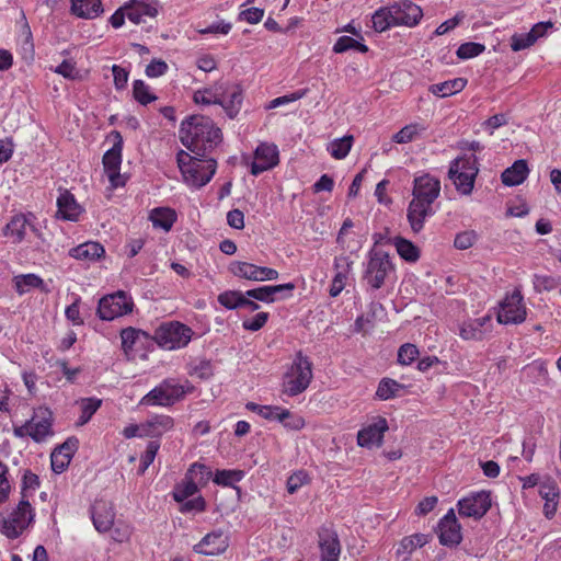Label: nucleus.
<instances>
[{
    "label": "nucleus",
    "instance_id": "nucleus-1",
    "mask_svg": "<svg viewBox=\"0 0 561 561\" xmlns=\"http://www.w3.org/2000/svg\"><path fill=\"white\" fill-rule=\"evenodd\" d=\"M440 191V180L437 176L427 172L414 176L412 198L407 208V219L414 233H419L425 221L437 211L436 202Z\"/></svg>",
    "mask_w": 561,
    "mask_h": 561
},
{
    "label": "nucleus",
    "instance_id": "nucleus-2",
    "mask_svg": "<svg viewBox=\"0 0 561 561\" xmlns=\"http://www.w3.org/2000/svg\"><path fill=\"white\" fill-rule=\"evenodd\" d=\"M179 133L183 146L197 156H203L221 141L220 129L203 115H193L183 121Z\"/></svg>",
    "mask_w": 561,
    "mask_h": 561
},
{
    "label": "nucleus",
    "instance_id": "nucleus-3",
    "mask_svg": "<svg viewBox=\"0 0 561 561\" xmlns=\"http://www.w3.org/2000/svg\"><path fill=\"white\" fill-rule=\"evenodd\" d=\"M193 101L197 105H220L229 117H234L242 103V92L237 85L226 82L215 83L210 87L198 89L193 94Z\"/></svg>",
    "mask_w": 561,
    "mask_h": 561
},
{
    "label": "nucleus",
    "instance_id": "nucleus-4",
    "mask_svg": "<svg viewBox=\"0 0 561 561\" xmlns=\"http://www.w3.org/2000/svg\"><path fill=\"white\" fill-rule=\"evenodd\" d=\"M313 378V365L308 356L298 352L291 362L285 366L280 379V392L296 397L305 392Z\"/></svg>",
    "mask_w": 561,
    "mask_h": 561
},
{
    "label": "nucleus",
    "instance_id": "nucleus-5",
    "mask_svg": "<svg viewBox=\"0 0 561 561\" xmlns=\"http://www.w3.org/2000/svg\"><path fill=\"white\" fill-rule=\"evenodd\" d=\"M176 162L183 178V182L190 188H201L208 184L217 170L214 159H199L184 150L176 154Z\"/></svg>",
    "mask_w": 561,
    "mask_h": 561
},
{
    "label": "nucleus",
    "instance_id": "nucleus-6",
    "mask_svg": "<svg viewBox=\"0 0 561 561\" xmlns=\"http://www.w3.org/2000/svg\"><path fill=\"white\" fill-rule=\"evenodd\" d=\"M35 483V474L26 471L23 477L22 499L18 507L3 520L1 533L8 538H16L30 525L33 519L32 504L28 500Z\"/></svg>",
    "mask_w": 561,
    "mask_h": 561
},
{
    "label": "nucleus",
    "instance_id": "nucleus-7",
    "mask_svg": "<svg viewBox=\"0 0 561 561\" xmlns=\"http://www.w3.org/2000/svg\"><path fill=\"white\" fill-rule=\"evenodd\" d=\"M193 390L187 379L165 378L140 399L139 405L169 408Z\"/></svg>",
    "mask_w": 561,
    "mask_h": 561
},
{
    "label": "nucleus",
    "instance_id": "nucleus-8",
    "mask_svg": "<svg viewBox=\"0 0 561 561\" xmlns=\"http://www.w3.org/2000/svg\"><path fill=\"white\" fill-rule=\"evenodd\" d=\"M478 160L474 156L455 159L449 167L448 176L461 195H470L478 175Z\"/></svg>",
    "mask_w": 561,
    "mask_h": 561
},
{
    "label": "nucleus",
    "instance_id": "nucleus-9",
    "mask_svg": "<svg viewBox=\"0 0 561 561\" xmlns=\"http://www.w3.org/2000/svg\"><path fill=\"white\" fill-rule=\"evenodd\" d=\"M393 270L388 253L381 249L373 248L369 250L364 265V279L373 289H379Z\"/></svg>",
    "mask_w": 561,
    "mask_h": 561
},
{
    "label": "nucleus",
    "instance_id": "nucleus-10",
    "mask_svg": "<svg viewBox=\"0 0 561 561\" xmlns=\"http://www.w3.org/2000/svg\"><path fill=\"white\" fill-rule=\"evenodd\" d=\"M213 476L209 467L194 462L188 468L183 480L175 484L172 491V497L175 502H183L194 496L201 486L208 483Z\"/></svg>",
    "mask_w": 561,
    "mask_h": 561
},
{
    "label": "nucleus",
    "instance_id": "nucleus-11",
    "mask_svg": "<svg viewBox=\"0 0 561 561\" xmlns=\"http://www.w3.org/2000/svg\"><path fill=\"white\" fill-rule=\"evenodd\" d=\"M193 330L179 321L162 323L154 331V342L163 350L174 351L185 347L192 340Z\"/></svg>",
    "mask_w": 561,
    "mask_h": 561
},
{
    "label": "nucleus",
    "instance_id": "nucleus-12",
    "mask_svg": "<svg viewBox=\"0 0 561 561\" xmlns=\"http://www.w3.org/2000/svg\"><path fill=\"white\" fill-rule=\"evenodd\" d=\"M527 309L518 288L507 294L500 302L497 321L502 324H519L526 320Z\"/></svg>",
    "mask_w": 561,
    "mask_h": 561
},
{
    "label": "nucleus",
    "instance_id": "nucleus-13",
    "mask_svg": "<svg viewBox=\"0 0 561 561\" xmlns=\"http://www.w3.org/2000/svg\"><path fill=\"white\" fill-rule=\"evenodd\" d=\"M134 302L124 291H117L100 299L98 314L102 320L112 321L133 311Z\"/></svg>",
    "mask_w": 561,
    "mask_h": 561
},
{
    "label": "nucleus",
    "instance_id": "nucleus-14",
    "mask_svg": "<svg viewBox=\"0 0 561 561\" xmlns=\"http://www.w3.org/2000/svg\"><path fill=\"white\" fill-rule=\"evenodd\" d=\"M491 504V493L482 490L471 492L459 499L457 502V508L461 517L480 519L490 510Z\"/></svg>",
    "mask_w": 561,
    "mask_h": 561
},
{
    "label": "nucleus",
    "instance_id": "nucleus-15",
    "mask_svg": "<svg viewBox=\"0 0 561 561\" xmlns=\"http://www.w3.org/2000/svg\"><path fill=\"white\" fill-rule=\"evenodd\" d=\"M279 163V150L274 142L262 141L253 152L250 173L254 176L274 169Z\"/></svg>",
    "mask_w": 561,
    "mask_h": 561
},
{
    "label": "nucleus",
    "instance_id": "nucleus-16",
    "mask_svg": "<svg viewBox=\"0 0 561 561\" xmlns=\"http://www.w3.org/2000/svg\"><path fill=\"white\" fill-rule=\"evenodd\" d=\"M122 348L127 357H135L153 345L154 339L147 332L133 327L121 331Z\"/></svg>",
    "mask_w": 561,
    "mask_h": 561
},
{
    "label": "nucleus",
    "instance_id": "nucleus-17",
    "mask_svg": "<svg viewBox=\"0 0 561 561\" xmlns=\"http://www.w3.org/2000/svg\"><path fill=\"white\" fill-rule=\"evenodd\" d=\"M229 271L239 278L253 282L275 280L279 276L278 272L274 268L240 261L232 262Z\"/></svg>",
    "mask_w": 561,
    "mask_h": 561
},
{
    "label": "nucleus",
    "instance_id": "nucleus-18",
    "mask_svg": "<svg viewBox=\"0 0 561 561\" xmlns=\"http://www.w3.org/2000/svg\"><path fill=\"white\" fill-rule=\"evenodd\" d=\"M437 536L443 546L456 547L461 542V525L456 517L454 508H449L439 519L437 525Z\"/></svg>",
    "mask_w": 561,
    "mask_h": 561
},
{
    "label": "nucleus",
    "instance_id": "nucleus-19",
    "mask_svg": "<svg viewBox=\"0 0 561 561\" xmlns=\"http://www.w3.org/2000/svg\"><path fill=\"white\" fill-rule=\"evenodd\" d=\"M388 422L382 416H377L371 423L364 426L357 433V444L364 448H373L381 446L383 435L388 431Z\"/></svg>",
    "mask_w": 561,
    "mask_h": 561
},
{
    "label": "nucleus",
    "instance_id": "nucleus-20",
    "mask_svg": "<svg viewBox=\"0 0 561 561\" xmlns=\"http://www.w3.org/2000/svg\"><path fill=\"white\" fill-rule=\"evenodd\" d=\"M229 542V535L221 529H216L205 535L202 540L193 547V550L204 556H219L228 549Z\"/></svg>",
    "mask_w": 561,
    "mask_h": 561
},
{
    "label": "nucleus",
    "instance_id": "nucleus-21",
    "mask_svg": "<svg viewBox=\"0 0 561 561\" xmlns=\"http://www.w3.org/2000/svg\"><path fill=\"white\" fill-rule=\"evenodd\" d=\"M115 507L113 503L98 500L91 507V519L95 530L100 534L108 533L115 523Z\"/></svg>",
    "mask_w": 561,
    "mask_h": 561
},
{
    "label": "nucleus",
    "instance_id": "nucleus-22",
    "mask_svg": "<svg viewBox=\"0 0 561 561\" xmlns=\"http://www.w3.org/2000/svg\"><path fill=\"white\" fill-rule=\"evenodd\" d=\"M294 289V283L268 285L247 290V296L265 304H272L278 299L291 297Z\"/></svg>",
    "mask_w": 561,
    "mask_h": 561
},
{
    "label": "nucleus",
    "instance_id": "nucleus-23",
    "mask_svg": "<svg viewBox=\"0 0 561 561\" xmlns=\"http://www.w3.org/2000/svg\"><path fill=\"white\" fill-rule=\"evenodd\" d=\"M124 10H127V19L130 22L140 24L145 21V18H156L158 15V1L129 0L124 4Z\"/></svg>",
    "mask_w": 561,
    "mask_h": 561
},
{
    "label": "nucleus",
    "instance_id": "nucleus-24",
    "mask_svg": "<svg viewBox=\"0 0 561 561\" xmlns=\"http://www.w3.org/2000/svg\"><path fill=\"white\" fill-rule=\"evenodd\" d=\"M78 445L79 440L75 437H71L51 453L50 463L54 472L61 473L68 468L75 453L78 449Z\"/></svg>",
    "mask_w": 561,
    "mask_h": 561
},
{
    "label": "nucleus",
    "instance_id": "nucleus-25",
    "mask_svg": "<svg viewBox=\"0 0 561 561\" xmlns=\"http://www.w3.org/2000/svg\"><path fill=\"white\" fill-rule=\"evenodd\" d=\"M352 265L353 261L347 255H340L334 259L335 275L330 287L331 297H337L345 288Z\"/></svg>",
    "mask_w": 561,
    "mask_h": 561
},
{
    "label": "nucleus",
    "instance_id": "nucleus-26",
    "mask_svg": "<svg viewBox=\"0 0 561 561\" xmlns=\"http://www.w3.org/2000/svg\"><path fill=\"white\" fill-rule=\"evenodd\" d=\"M393 9L397 11V13H394V18L398 25H404L409 27L415 26L419 24L423 16L422 9L409 0L393 3Z\"/></svg>",
    "mask_w": 561,
    "mask_h": 561
},
{
    "label": "nucleus",
    "instance_id": "nucleus-27",
    "mask_svg": "<svg viewBox=\"0 0 561 561\" xmlns=\"http://www.w3.org/2000/svg\"><path fill=\"white\" fill-rule=\"evenodd\" d=\"M57 216L68 221H78L83 213V207L68 191L60 192L57 198Z\"/></svg>",
    "mask_w": 561,
    "mask_h": 561
},
{
    "label": "nucleus",
    "instance_id": "nucleus-28",
    "mask_svg": "<svg viewBox=\"0 0 561 561\" xmlns=\"http://www.w3.org/2000/svg\"><path fill=\"white\" fill-rule=\"evenodd\" d=\"M319 548L321 561H337L341 553V545L337 535L329 529L319 533Z\"/></svg>",
    "mask_w": 561,
    "mask_h": 561
},
{
    "label": "nucleus",
    "instance_id": "nucleus-29",
    "mask_svg": "<svg viewBox=\"0 0 561 561\" xmlns=\"http://www.w3.org/2000/svg\"><path fill=\"white\" fill-rule=\"evenodd\" d=\"M491 322L489 316L469 319L459 324V336L463 340H481Z\"/></svg>",
    "mask_w": 561,
    "mask_h": 561
},
{
    "label": "nucleus",
    "instance_id": "nucleus-30",
    "mask_svg": "<svg viewBox=\"0 0 561 561\" xmlns=\"http://www.w3.org/2000/svg\"><path fill=\"white\" fill-rule=\"evenodd\" d=\"M529 172L527 161L519 159L502 172L501 180L505 186H517L525 182Z\"/></svg>",
    "mask_w": 561,
    "mask_h": 561
},
{
    "label": "nucleus",
    "instance_id": "nucleus-31",
    "mask_svg": "<svg viewBox=\"0 0 561 561\" xmlns=\"http://www.w3.org/2000/svg\"><path fill=\"white\" fill-rule=\"evenodd\" d=\"M144 425L146 437H159L173 428L174 420L170 415L154 414L148 417Z\"/></svg>",
    "mask_w": 561,
    "mask_h": 561
},
{
    "label": "nucleus",
    "instance_id": "nucleus-32",
    "mask_svg": "<svg viewBox=\"0 0 561 561\" xmlns=\"http://www.w3.org/2000/svg\"><path fill=\"white\" fill-rule=\"evenodd\" d=\"M104 247L94 241L81 243L69 251V255L76 260L83 262H94L104 256Z\"/></svg>",
    "mask_w": 561,
    "mask_h": 561
},
{
    "label": "nucleus",
    "instance_id": "nucleus-33",
    "mask_svg": "<svg viewBox=\"0 0 561 561\" xmlns=\"http://www.w3.org/2000/svg\"><path fill=\"white\" fill-rule=\"evenodd\" d=\"M353 226V221L350 218H346L337 233L336 243L344 252L355 253L362 248L360 241L351 231Z\"/></svg>",
    "mask_w": 561,
    "mask_h": 561
},
{
    "label": "nucleus",
    "instance_id": "nucleus-34",
    "mask_svg": "<svg viewBox=\"0 0 561 561\" xmlns=\"http://www.w3.org/2000/svg\"><path fill=\"white\" fill-rule=\"evenodd\" d=\"M71 13L80 19L92 20L103 12L101 0H71Z\"/></svg>",
    "mask_w": 561,
    "mask_h": 561
},
{
    "label": "nucleus",
    "instance_id": "nucleus-35",
    "mask_svg": "<svg viewBox=\"0 0 561 561\" xmlns=\"http://www.w3.org/2000/svg\"><path fill=\"white\" fill-rule=\"evenodd\" d=\"M393 4L378 9L371 16L373 27L376 32H385L392 26H398L394 18Z\"/></svg>",
    "mask_w": 561,
    "mask_h": 561
},
{
    "label": "nucleus",
    "instance_id": "nucleus-36",
    "mask_svg": "<svg viewBox=\"0 0 561 561\" xmlns=\"http://www.w3.org/2000/svg\"><path fill=\"white\" fill-rule=\"evenodd\" d=\"M467 85V79L455 78L440 83H435L430 87V91L439 98L451 96L461 92Z\"/></svg>",
    "mask_w": 561,
    "mask_h": 561
},
{
    "label": "nucleus",
    "instance_id": "nucleus-37",
    "mask_svg": "<svg viewBox=\"0 0 561 561\" xmlns=\"http://www.w3.org/2000/svg\"><path fill=\"white\" fill-rule=\"evenodd\" d=\"M26 229L33 230V225L24 215L14 216L5 227V236L11 238L13 242H20L24 239Z\"/></svg>",
    "mask_w": 561,
    "mask_h": 561
},
{
    "label": "nucleus",
    "instance_id": "nucleus-38",
    "mask_svg": "<svg viewBox=\"0 0 561 561\" xmlns=\"http://www.w3.org/2000/svg\"><path fill=\"white\" fill-rule=\"evenodd\" d=\"M80 414L76 422L77 426L85 425L95 412L101 408L102 400L95 397L82 398L77 401Z\"/></svg>",
    "mask_w": 561,
    "mask_h": 561
},
{
    "label": "nucleus",
    "instance_id": "nucleus-39",
    "mask_svg": "<svg viewBox=\"0 0 561 561\" xmlns=\"http://www.w3.org/2000/svg\"><path fill=\"white\" fill-rule=\"evenodd\" d=\"M149 218L154 228L169 231L176 220V213L169 207H158L151 210Z\"/></svg>",
    "mask_w": 561,
    "mask_h": 561
},
{
    "label": "nucleus",
    "instance_id": "nucleus-40",
    "mask_svg": "<svg viewBox=\"0 0 561 561\" xmlns=\"http://www.w3.org/2000/svg\"><path fill=\"white\" fill-rule=\"evenodd\" d=\"M391 243L402 260L415 263L420 259V249L412 241L402 237H394Z\"/></svg>",
    "mask_w": 561,
    "mask_h": 561
},
{
    "label": "nucleus",
    "instance_id": "nucleus-41",
    "mask_svg": "<svg viewBox=\"0 0 561 561\" xmlns=\"http://www.w3.org/2000/svg\"><path fill=\"white\" fill-rule=\"evenodd\" d=\"M405 390V386L399 383L394 379L391 378H382L377 387L376 397L379 400H390L396 397H400Z\"/></svg>",
    "mask_w": 561,
    "mask_h": 561
},
{
    "label": "nucleus",
    "instance_id": "nucleus-42",
    "mask_svg": "<svg viewBox=\"0 0 561 561\" xmlns=\"http://www.w3.org/2000/svg\"><path fill=\"white\" fill-rule=\"evenodd\" d=\"M353 142L354 137L352 135H346L330 141L327 146V150L332 158L336 160H343L348 156L353 147Z\"/></svg>",
    "mask_w": 561,
    "mask_h": 561
},
{
    "label": "nucleus",
    "instance_id": "nucleus-43",
    "mask_svg": "<svg viewBox=\"0 0 561 561\" xmlns=\"http://www.w3.org/2000/svg\"><path fill=\"white\" fill-rule=\"evenodd\" d=\"M428 542V535L425 534H414L408 537H404L398 548V556H410L415 549L422 548Z\"/></svg>",
    "mask_w": 561,
    "mask_h": 561
},
{
    "label": "nucleus",
    "instance_id": "nucleus-44",
    "mask_svg": "<svg viewBox=\"0 0 561 561\" xmlns=\"http://www.w3.org/2000/svg\"><path fill=\"white\" fill-rule=\"evenodd\" d=\"M425 130V127L420 123H411L402 127L398 133L392 136V141L396 144H409L417 139Z\"/></svg>",
    "mask_w": 561,
    "mask_h": 561
},
{
    "label": "nucleus",
    "instance_id": "nucleus-45",
    "mask_svg": "<svg viewBox=\"0 0 561 561\" xmlns=\"http://www.w3.org/2000/svg\"><path fill=\"white\" fill-rule=\"evenodd\" d=\"M18 43L23 57L32 60L34 57L33 35L30 25L24 21V16L22 18V26L18 36Z\"/></svg>",
    "mask_w": 561,
    "mask_h": 561
},
{
    "label": "nucleus",
    "instance_id": "nucleus-46",
    "mask_svg": "<svg viewBox=\"0 0 561 561\" xmlns=\"http://www.w3.org/2000/svg\"><path fill=\"white\" fill-rule=\"evenodd\" d=\"M108 533L113 541L125 543L130 540L134 534V526L124 519H116Z\"/></svg>",
    "mask_w": 561,
    "mask_h": 561
},
{
    "label": "nucleus",
    "instance_id": "nucleus-47",
    "mask_svg": "<svg viewBox=\"0 0 561 561\" xmlns=\"http://www.w3.org/2000/svg\"><path fill=\"white\" fill-rule=\"evenodd\" d=\"M247 409L265 420L277 422L280 420V411L284 410V408L277 405H261L253 402L248 403Z\"/></svg>",
    "mask_w": 561,
    "mask_h": 561
},
{
    "label": "nucleus",
    "instance_id": "nucleus-48",
    "mask_svg": "<svg viewBox=\"0 0 561 561\" xmlns=\"http://www.w3.org/2000/svg\"><path fill=\"white\" fill-rule=\"evenodd\" d=\"M37 419H41V422H37V442L46 438L53 434L51 432V412L48 409L37 408Z\"/></svg>",
    "mask_w": 561,
    "mask_h": 561
},
{
    "label": "nucleus",
    "instance_id": "nucleus-49",
    "mask_svg": "<svg viewBox=\"0 0 561 561\" xmlns=\"http://www.w3.org/2000/svg\"><path fill=\"white\" fill-rule=\"evenodd\" d=\"M133 93L136 101L142 105H147L157 100V96L152 93L150 87L142 80L134 81Z\"/></svg>",
    "mask_w": 561,
    "mask_h": 561
},
{
    "label": "nucleus",
    "instance_id": "nucleus-50",
    "mask_svg": "<svg viewBox=\"0 0 561 561\" xmlns=\"http://www.w3.org/2000/svg\"><path fill=\"white\" fill-rule=\"evenodd\" d=\"M243 472L241 470H217L213 481L222 486H232L234 483L241 481Z\"/></svg>",
    "mask_w": 561,
    "mask_h": 561
},
{
    "label": "nucleus",
    "instance_id": "nucleus-51",
    "mask_svg": "<svg viewBox=\"0 0 561 561\" xmlns=\"http://www.w3.org/2000/svg\"><path fill=\"white\" fill-rule=\"evenodd\" d=\"M280 420L279 423L288 431H300L305 427L306 421L305 419L297 414L290 412L288 409L280 411Z\"/></svg>",
    "mask_w": 561,
    "mask_h": 561
},
{
    "label": "nucleus",
    "instance_id": "nucleus-52",
    "mask_svg": "<svg viewBox=\"0 0 561 561\" xmlns=\"http://www.w3.org/2000/svg\"><path fill=\"white\" fill-rule=\"evenodd\" d=\"M122 164V150L118 146H113L103 156V167L105 172L119 171Z\"/></svg>",
    "mask_w": 561,
    "mask_h": 561
},
{
    "label": "nucleus",
    "instance_id": "nucleus-53",
    "mask_svg": "<svg viewBox=\"0 0 561 561\" xmlns=\"http://www.w3.org/2000/svg\"><path fill=\"white\" fill-rule=\"evenodd\" d=\"M244 293L226 290L218 296V302L229 310L241 308Z\"/></svg>",
    "mask_w": 561,
    "mask_h": 561
},
{
    "label": "nucleus",
    "instance_id": "nucleus-54",
    "mask_svg": "<svg viewBox=\"0 0 561 561\" xmlns=\"http://www.w3.org/2000/svg\"><path fill=\"white\" fill-rule=\"evenodd\" d=\"M533 285L537 293L550 291L560 285V279L551 275L535 274Z\"/></svg>",
    "mask_w": 561,
    "mask_h": 561
},
{
    "label": "nucleus",
    "instance_id": "nucleus-55",
    "mask_svg": "<svg viewBox=\"0 0 561 561\" xmlns=\"http://www.w3.org/2000/svg\"><path fill=\"white\" fill-rule=\"evenodd\" d=\"M350 49H356L358 51L366 53L368 47L350 36L339 37L333 46V51L336 54L345 53Z\"/></svg>",
    "mask_w": 561,
    "mask_h": 561
},
{
    "label": "nucleus",
    "instance_id": "nucleus-56",
    "mask_svg": "<svg viewBox=\"0 0 561 561\" xmlns=\"http://www.w3.org/2000/svg\"><path fill=\"white\" fill-rule=\"evenodd\" d=\"M419 355L420 352L416 345L405 343L398 350V363L403 366H409L417 358Z\"/></svg>",
    "mask_w": 561,
    "mask_h": 561
},
{
    "label": "nucleus",
    "instance_id": "nucleus-57",
    "mask_svg": "<svg viewBox=\"0 0 561 561\" xmlns=\"http://www.w3.org/2000/svg\"><path fill=\"white\" fill-rule=\"evenodd\" d=\"M484 49H485V46L483 44L468 42V43L461 44L458 47L456 54H457V57L460 59H470V58H474V57L479 56L480 54H482L484 51Z\"/></svg>",
    "mask_w": 561,
    "mask_h": 561
},
{
    "label": "nucleus",
    "instance_id": "nucleus-58",
    "mask_svg": "<svg viewBox=\"0 0 561 561\" xmlns=\"http://www.w3.org/2000/svg\"><path fill=\"white\" fill-rule=\"evenodd\" d=\"M309 482L310 478L308 473L305 470H298L288 477L286 488L288 493L294 494Z\"/></svg>",
    "mask_w": 561,
    "mask_h": 561
},
{
    "label": "nucleus",
    "instance_id": "nucleus-59",
    "mask_svg": "<svg viewBox=\"0 0 561 561\" xmlns=\"http://www.w3.org/2000/svg\"><path fill=\"white\" fill-rule=\"evenodd\" d=\"M478 240V233L474 230H465L456 234L454 247L458 250H467L473 247Z\"/></svg>",
    "mask_w": 561,
    "mask_h": 561
},
{
    "label": "nucleus",
    "instance_id": "nucleus-60",
    "mask_svg": "<svg viewBox=\"0 0 561 561\" xmlns=\"http://www.w3.org/2000/svg\"><path fill=\"white\" fill-rule=\"evenodd\" d=\"M307 92H308L307 89H301V90L295 91L290 94L275 98L265 106V108L272 110V108H276V107L289 104L291 102H296V101L302 99L304 96H306Z\"/></svg>",
    "mask_w": 561,
    "mask_h": 561
},
{
    "label": "nucleus",
    "instance_id": "nucleus-61",
    "mask_svg": "<svg viewBox=\"0 0 561 561\" xmlns=\"http://www.w3.org/2000/svg\"><path fill=\"white\" fill-rule=\"evenodd\" d=\"M160 448L158 442H149L145 453L140 457L139 473L144 474L149 466L153 462L157 453Z\"/></svg>",
    "mask_w": 561,
    "mask_h": 561
},
{
    "label": "nucleus",
    "instance_id": "nucleus-62",
    "mask_svg": "<svg viewBox=\"0 0 561 561\" xmlns=\"http://www.w3.org/2000/svg\"><path fill=\"white\" fill-rule=\"evenodd\" d=\"M535 43V36L530 32L514 34L511 38V48L514 51H519L533 46Z\"/></svg>",
    "mask_w": 561,
    "mask_h": 561
},
{
    "label": "nucleus",
    "instance_id": "nucleus-63",
    "mask_svg": "<svg viewBox=\"0 0 561 561\" xmlns=\"http://www.w3.org/2000/svg\"><path fill=\"white\" fill-rule=\"evenodd\" d=\"M181 503L180 512L181 513H202L206 508V502L203 496L198 495L191 500H185Z\"/></svg>",
    "mask_w": 561,
    "mask_h": 561
},
{
    "label": "nucleus",
    "instance_id": "nucleus-64",
    "mask_svg": "<svg viewBox=\"0 0 561 561\" xmlns=\"http://www.w3.org/2000/svg\"><path fill=\"white\" fill-rule=\"evenodd\" d=\"M539 494L545 501L558 500L559 489L557 483L551 479L542 481L539 486Z\"/></svg>",
    "mask_w": 561,
    "mask_h": 561
}]
</instances>
